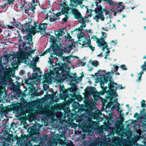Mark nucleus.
Returning <instances> with one entry per match:
<instances>
[{
  "mask_svg": "<svg viewBox=\"0 0 146 146\" xmlns=\"http://www.w3.org/2000/svg\"><path fill=\"white\" fill-rule=\"evenodd\" d=\"M37 23L34 22V26H31L29 28V31H28V34L26 36H23L22 37L20 36L19 41L23 42L22 45L24 47L26 44L28 45H33V43L32 41L33 36L32 34L33 33L34 35L36 33H40L41 35L44 34L46 32V30L47 28L48 24L46 23H40L38 25H37Z\"/></svg>",
  "mask_w": 146,
  "mask_h": 146,
  "instance_id": "obj_1",
  "label": "nucleus"
},
{
  "mask_svg": "<svg viewBox=\"0 0 146 146\" xmlns=\"http://www.w3.org/2000/svg\"><path fill=\"white\" fill-rule=\"evenodd\" d=\"M57 59L55 66H57L58 67H54V66L52 65L53 70H50L49 72L47 73V75L44 74L43 76V78L46 80H48V76L50 75H52L54 76L55 74L56 76H60L62 74V76H65L66 78H70L72 79V80H76V79L77 77L75 76L76 74L71 73V75L69 72H67L66 70V65L64 63H60L59 61H58V59L56 58Z\"/></svg>",
  "mask_w": 146,
  "mask_h": 146,
  "instance_id": "obj_2",
  "label": "nucleus"
},
{
  "mask_svg": "<svg viewBox=\"0 0 146 146\" xmlns=\"http://www.w3.org/2000/svg\"><path fill=\"white\" fill-rule=\"evenodd\" d=\"M93 108L85 111L88 117V120L82 124V129L87 132L90 131L95 126V122L92 120V119H97L100 121H102L103 119L100 116L101 115L102 113L94 110Z\"/></svg>",
  "mask_w": 146,
  "mask_h": 146,
  "instance_id": "obj_3",
  "label": "nucleus"
},
{
  "mask_svg": "<svg viewBox=\"0 0 146 146\" xmlns=\"http://www.w3.org/2000/svg\"><path fill=\"white\" fill-rule=\"evenodd\" d=\"M112 76H110V78L109 80V82L108 84L109 88V96H106V98H109L110 101L112 100L114 97L118 96L116 92L118 87H119L116 83L114 82L113 80L111 79ZM113 80V79L112 80Z\"/></svg>",
  "mask_w": 146,
  "mask_h": 146,
  "instance_id": "obj_4",
  "label": "nucleus"
},
{
  "mask_svg": "<svg viewBox=\"0 0 146 146\" xmlns=\"http://www.w3.org/2000/svg\"><path fill=\"white\" fill-rule=\"evenodd\" d=\"M28 132V134L26 135L25 134L22 135L19 139V143H21L23 145H25V143H27L26 142L28 139L30 138H31L34 137L33 135H36L38 134V132L37 127L35 125L29 127L27 130Z\"/></svg>",
  "mask_w": 146,
  "mask_h": 146,
  "instance_id": "obj_5",
  "label": "nucleus"
},
{
  "mask_svg": "<svg viewBox=\"0 0 146 146\" xmlns=\"http://www.w3.org/2000/svg\"><path fill=\"white\" fill-rule=\"evenodd\" d=\"M0 135V145L1 146H10L9 143L12 140L14 141V138L12 134H10L5 130Z\"/></svg>",
  "mask_w": 146,
  "mask_h": 146,
  "instance_id": "obj_6",
  "label": "nucleus"
},
{
  "mask_svg": "<svg viewBox=\"0 0 146 146\" xmlns=\"http://www.w3.org/2000/svg\"><path fill=\"white\" fill-rule=\"evenodd\" d=\"M7 63L6 62L2 63V60L0 58V79H2L4 76H2L1 75H4V76H11L12 75V68H7Z\"/></svg>",
  "mask_w": 146,
  "mask_h": 146,
  "instance_id": "obj_7",
  "label": "nucleus"
},
{
  "mask_svg": "<svg viewBox=\"0 0 146 146\" xmlns=\"http://www.w3.org/2000/svg\"><path fill=\"white\" fill-rule=\"evenodd\" d=\"M18 2L17 7L19 6L21 9H24L26 13L30 10L35 13L34 10L36 9L35 5L33 6L32 3H30L26 0H18Z\"/></svg>",
  "mask_w": 146,
  "mask_h": 146,
  "instance_id": "obj_8",
  "label": "nucleus"
},
{
  "mask_svg": "<svg viewBox=\"0 0 146 146\" xmlns=\"http://www.w3.org/2000/svg\"><path fill=\"white\" fill-rule=\"evenodd\" d=\"M96 7L93 11L95 12L96 15L93 17V19L96 20V22L99 21L100 18L102 21L105 19V17L104 15L103 9L101 5H98V3L96 1L95 2Z\"/></svg>",
  "mask_w": 146,
  "mask_h": 146,
  "instance_id": "obj_9",
  "label": "nucleus"
},
{
  "mask_svg": "<svg viewBox=\"0 0 146 146\" xmlns=\"http://www.w3.org/2000/svg\"><path fill=\"white\" fill-rule=\"evenodd\" d=\"M44 143V139L40 137H33L26 143L25 146H42Z\"/></svg>",
  "mask_w": 146,
  "mask_h": 146,
  "instance_id": "obj_10",
  "label": "nucleus"
},
{
  "mask_svg": "<svg viewBox=\"0 0 146 146\" xmlns=\"http://www.w3.org/2000/svg\"><path fill=\"white\" fill-rule=\"evenodd\" d=\"M2 76H4L2 79H0V95L3 94L4 92L6 93V90L5 88L7 82H9L10 83L12 82V79L11 76H4L3 74L1 75Z\"/></svg>",
  "mask_w": 146,
  "mask_h": 146,
  "instance_id": "obj_11",
  "label": "nucleus"
},
{
  "mask_svg": "<svg viewBox=\"0 0 146 146\" xmlns=\"http://www.w3.org/2000/svg\"><path fill=\"white\" fill-rule=\"evenodd\" d=\"M48 35L50 36V39L52 42V49L53 51V53L55 54L56 53V52L58 51H60L62 52L63 51L62 48L63 47L62 46V44L60 43H59V44L56 42V39L55 37L50 34H48Z\"/></svg>",
  "mask_w": 146,
  "mask_h": 146,
  "instance_id": "obj_12",
  "label": "nucleus"
},
{
  "mask_svg": "<svg viewBox=\"0 0 146 146\" xmlns=\"http://www.w3.org/2000/svg\"><path fill=\"white\" fill-rule=\"evenodd\" d=\"M85 91L87 92L90 95H92L95 101H97L98 99L100 98H102V97L99 95L98 92L96 90L95 87L88 86L85 90Z\"/></svg>",
  "mask_w": 146,
  "mask_h": 146,
  "instance_id": "obj_13",
  "label": "nucleus"
},
{
  "mask_svg": "<svg viewBox=\"0 0 146 146\" xmlns=\"http://www.w3.org/2000/svg\"><path fill=\"white\" fill-rule=\"evenodd\" d=\"M64 110V112L65 113L64 115L65 117H68L67 120L70 122L71 121L72 122L74 119H75V118L76 117V114L73 113H71L70 108L69 107H66Z\"/></svg>",
  "mask_w": 146,
  "mask_h": 146,
  "instance_id": "obj_14",
  "label": "nucleus"
},
{
  "mask_svg": "<svg viewBox=\"0 0 146 146\" xmlns=\"http://www.w3.org/2000/svg\"><path fill=\"white\" fill-rule=\"evenodd\" d=\"M57 13L55 14L54 13L52 12L50 10H49L48 13L46 14L45 19H48V17H49V21L50 22H57L60 20L59 16H57L56 14Z\"/></svg>",
  "mask_w": 146,
  "mask_h": 146,
  "instance_id": "obj_15",
  "label": "nucleus"
},
{
  "mask_svg": "<svg viewBox=\"0 0 146 146\" xmlns=\"http://www.w3.org/2000/svg\"><path fill=\"white\" fill-rule=\"evenodd\" d=\"M32 19H31L27 22L26 21L25 23L22 25L21 32L22 33L25 32H27L28 33V31H29V28L31 26V24L32 23Z\"/></svg>",
  "mask_w": 146,
  "mask_h": 146,
  "instance_id": "obj_16",
  "label": "nucleus"
},
{
  "mask_svg": "<svg viewBox=\"0 0 146 146\" xmlns=\"http://www.w3.org/2000/svg\"><path fill=\"white\" fill-rule=\"evenodd\" d=\"M12 110L16 111H17L19 110L22 111L24 110L25 105L21 104L20 103H14L12 104Z\"/></svg>",
  "mask_w": 146,
  "mask_h": 146,
  "instance_id": "obj_17",
  "label": "nucleus"
},
{
  "mask_svg": "<svg viewBox=\"0 0 146 146\" xmlns=\"http://www.w3.org/2000/svg\"><path fill=\"white\" fill-rule=\"evenodd\" d=\"M12 81H12V82L11 83H12L11 87V90L13 92H16L18 96H20V94L19 93H18L17 92L20 88L21 84L18 81H17L16 83H17V85H15Z\"/></svg>",
  "mask_w": 146,
  "mask_h": 146,
  "instance_id": "obj_18",
  "label": "nucleus"
},
{
  "mask_svg": "<svg viewBox=\"0 0 146 146\" xmlns=\"http://www.w3.org/2000/svg\"><path fill=\"white\" fill-rule=\"evenodd\" d=\"M72 9L71 7H70L69 6H68V5L67 6H66V7H64L63 8H62L60 11L57 13L56 15L58 17V16H60L66 13V14H69V11L72 10Z\"/></svg>",
  "mask_w": 146,
  "mask_h": 146,
  "instance_id": "obj_19",
  "label": "nucleus"
},
{
  "mask_svg": "<svg viewBox=\"0 0 146 146\" xmlns=\"http://www.w3.org/2000/svg\"><path fill=\"white\" fill-rule=\"evenodd\" d=\"M60 97L61 98V99L64 100L65 101L66 100V89H65L64 87V85L61 86L60 88Z\"/></svg>",
  "mask_w": 146,
  "mask_h": 146,
  "instance_id": "obj_20",
  "label": "nucleus"
},
{
  "mask_svg": "<svg viewBox=\"0 0 146 146\" xmlns=\"http://www.w3.org/2000/svg\"><path fill=\"white\" fill-rule=\"evenodd\" d=\"M84 102L85 105V111L91 109L92 107L94 108V105H92V104L90 103V100L89 99H84Z\"/></svg>",
  "mask_w": 146,
  "mask_h": 146,
  "instance_id": "obj_21",
  "label": "nucleus"
},
{
  "mask_svg": "<svg viewBox=\"0 0 146 146\" xmlns=\"http://www.w3.org/2000/svg\"><path fill=\"white\" fill-rule=\"evenodd\" d=\"M97 43L98 44V46L100 47H102V50L103 51H104L105 48H106L107 50H108L109 48L108 47V45L107 42L104 40L102 41H99L98 40L97 41Z\"/></svg>",
  "mask_w": 146,
  "mask_h": 146,
  "instance_id": "obj_22",
  "label": "nucleus"
},
{
  "mask_svg": "<svg viewBox=\"0 0 146 146\" xmlns=\"http://www.w3.org/2000/svg\"><path fill=\"white\" fill-rule=\"evenodd\" d=\"M12 111V109L11 107H6L5 108L2 107L1 109L0 113L2 115H5L7 114L8 113Z\"/></svg>",
  "mask_w": 146,
  "mask_h": 146,
  "instance_id": "obj_23",
  "label": "nucleus"
},
{
  "mask_svg": "<svg viewBox=\"0 0 146 146\" xmlns=\"http://www.w3.org/2000/svg\"><path fill=\"white\" fill-rule=\"evenodd\" d=\"M122 2H119L118 3H115L113 6L116 7L117 8V12L121 13L122 11L124 9L125 6L122 5Z\"/></svg>",
  "mask_w": 146,
  "mask_h": 146,
  "instance_id": "obj_24",
  "label": "nucleus"
},
{
  "mask_svg": "<svg viewBox=\"0 0 146 146\" xmlns=\"http://www.w3.org/2000/svg\"><path fill=\"white\" fill-rule=\"evenodd\" d=\"M12 61H11V65L12 67L14 68L18 65V62L19 61L18 58L16 55V57H14L12 58Z\"/></svg>",
  "mask_w": 146,
  "mask_h": 146,
  "instance_id": "obj_25",
  "label": "nucleus"
},
{
  "mask_svg": "<svg viewBox=\"0 0 146 146\" xmlns=\"http://www.w3.org/2000/svg\"><path fill=\"white\" fill-rule=\"evenodd\" d=\"M67 95L68 96L67 98H68L67 100L68 102L69 103H71L72 102V100L74 98H75L76 96V94L74 92H71L70 94L67 93Z\"/></svg>",
  "mask_w": 146,
  "mask_h": 146,
  "instance_id": "obj_26",
  "label": "nucleus"
},
{
  "mask_svg": "<svg viewBox=\"0 0 146 146\" xmlns=\"http://www.w3.org/2000/svg\"><path fill=\"white\" fill-rule=\"evenodd\" d=\"M111 72H108V73H106L105 74V75H102L103 76V80L104 82L105 83H107L108 81V78H110V76H111L110 75Z\"/></svg>",
  "mask_w": 146,
  "mask_h": 146,
  "instance_id": "obj_27",
  "label": "nucleus"
},
{
  "mask_svg": "<svg viewBox=\"0 0 146 146\" xmlns=\"http://www.w3.org/2000/svg\"><path fill=\"white\" fill-rule=\"evenodd\" d=\"M86 40L87 41V44L88 46H85V47H89L92 50V51H93L95 49V47L92 46L91 45V41L89 39H88L87 38H86Z\"/></svg>",
  "mask_w": 146,
  "mask_h": 146,
  "instance_id": "obj_28",
  "label": "nucleus"
},
{
  "mask_svg": "<svg viewBox=\"0 0 146 146\" xmlns=\"http://www.w3.org/2000/svg\"><path fill=\"white\" fill-rule=\"evenodd\" d=\"M70 3L69 5V7L72 8H76L78 5L75 0H70Z\"/></svg>",
  "mask_w": 146,
  "mask_h": 146,
  "instance_id": "obj_29",
  "label": "nucleus"
},
{
  "mask_svg": "<svg viewBox=\"0 0 146 146\" xmlns=\"http://www.w3.org/2000/svg\"><path fill=\"white\" fill-rule=\"evenodd\" d=\"M67 37L65 36L66 38H67V39H68V41H69L71 42L70 45L69 46V48H72V47L73 44V43L72 42V41L73 40V39L72 38V36H70L69 33H67Z\"/></svg>",
  "mask_w": 146,
  "mask_h": 146,
  "instance_id": "obj_30",
  "label": "nucleus"
},
{
  "mask_svg": "<svg viewBox=\"0 0 146 146\" xmlns=\"http://www.w3.org/2000/svg\"><path fill=\"white\" fill-rule=\"evenodd\" d=\"M63 51H62V52H61V51H60V56L62 57V61H64L66 60H69L72 57V55H69L68 56L65 57V56H62V55L63 54V51H64V50H63Z\"/></svg>",
  "mask_w": 146,
  "mask_h": 146,
  "instance_id": "obj_31",
  "label": "nucleus"
},
{
  "mask_svg": "<svg viewBox=\"0 0 146 146\" xmlns=\"http://www.w3.org/2000/svg\"><path fill=\"white\" fill-rule=\"evenodd\" d=\"M32 75L31 76H28L29 79V80H34L35 79H36L38 77V75L37 73H32Z\"/></svg>",
  "mask_w": 146,
  "mask_h": 146,
  "instance_id": "obj_32",
  "label": "nucleus"
},
{
  "mask_svg": "<svg viewBox=\"0 0 146 146\" xmlns=\"http://www.w3.org/2000/svg\"><path fill=\"white\" fill-rule=\"evenodd\" d=\"M102 36L101 37V38L100 39V40L98 41H102L103 40L105 41V38L107 37V34L106 33L104 32L101 31Z\"/></svg>",
  "mask_w": 146,
  "mask_h": 146,
  "instance_id": "obj_33",
  "label": "nucleus"
},
{
  "mask_svg": "<svg viewBox=\"0 0 146 146\" xmlns=\"http://www.w3.org/2000/svg\"><path fill=\"white\" fill-rule=\"evenodd\" d=\"M16 55L15 54H7L5 55V58L6 60H8L10 58L12 59V58H13L14 57H16Z\"/></svg>",
  "mask_w": 146,
  "mask_h": 146,
  "instance_id": "obj_34",
  "label": "nucleus"
},
{
  "mask_svg": "<svg viewBox=\"0 0 146 146\" xmlns=\"http://www.w3.org/2000/svg\"><path fill=\"white\" fill-rule=\"evenodd\" d=\"M88 62L90 63L92 65L95 67H97V66L99 64V62L96 60L92 61L91 59Z\"/></svg>",
  "mask_w": 146,
  "mask_h": 146,
  "instance_id": "obj_35",
  "label": "nucleus"
},
{
  "mask_svg": "<svg viewBox=\"0 0 146 146\" xmlns=\"http://www.w3.org/2000/svg\"><path fill=\"white\" fill-rule=\"evenodd\" d=\"M57 33L56 32L55 33V35L56 36V38L58 39H59V36L62 35V33L64 32L63 31L61 30L60 31H57Z\"/></svg>",
  "mask_w": 146,
  "mask_h": 146,
  "instance_id": "obj_36",
  "label": "nucleus"
},
{
  "mask_svg": "<svg viewBox=\"0 0 146 146\" xmlns=\"http://www.w3.org/2000/svg\"><path fill=\"white\" fill-rule=\"evenodd\" d=\"M85 35L84 34V33L83 32H82V31H81L80 32V33L78 34L77 35V36L78 37V38L79 39L78 41H80V39L83 37H84Z\"/></svg>",
  "mask_w": 146,
  "mask_h": 146,
  "instance_id": "obj_37",
  "label": "nucleus"
},
{
  "mask_svg": "<svg viewBox=\"0 0 146 146\" xmlns=\"http://www.w3.org/2000/svg\"><path fill=\"white\" fill-rule=\"evenodd\" d=\"M48 52H49L50 54H52L50 48H48L46 49V51L42 53V55L44 56Z\"/></svg>",
  "mask_w": 146,
  "mask_h": 146,
  "instance_id": "obj_38",
  "label": "nucleus"
},
{
  "mask_svg": "<svg viewBox=\"0 0 146 146\" xmlns=\"http://www.w3.org/2000/svg\"><path fill=\"white\" fill-rule=\"evenodd\" d=\"M82 16L81 13L79 12L74 15V18L77 19H79L81 18H82Z\"/></svg>",
  "mask_w": 146,
  "mask_h": 146,
  "instance_id": "obj_39",
  "label": "nucleus"
},
{
  "mask_svg": "<svg viewBox=\"0 0 146 146\" xmlns=\"http://www.w3.org/2000/svg\"><path fill=\"white\" fill-rule=\"evenodd\" d=\"M32 3H32L33 6L35 5V7L38 5H40L38 0H32Z\"/></svg>",
  "mask_w": 146,
  "mask_h": 146,
  "instance_id": "obj_40",
  "label": "nucleus"
},
{
  "mask_svg": "<svg viewBox=\"0 0 146 146\" xmlns=\"http://www.w3.org/2000/svg\"><path fill=\"white\" fill-rule=\"evenodd\" d=\"M76 8H72L71 10L72 14H73L74 15H75L79 12L78 9Z\"/></svg>",
  "mask_w": 146,
  "mask_h": 146,
  "instance_id": "obj_41",
  "label": "nucleus"
},
{
  "mask_svg": "<svg viewBox=\"0 0 146 146\" xmlns=\"http://www.w3.org/2000/svg\"><path fill=\"white\" fill-rule=\"evenodd\" d=\"M33 94L34 96H40L42 94V93H39L38 92L37 90H35L34 91V92L33 93Z\"/></svg>",
  "mask_w": 146,
  "mask_h": 146,
  "instance_id": "obj_42",
  "label": "nucleus"
},
{
  "mask_svg": "<svg viewBox=\"0 0 146 146\" xmlns=\"http://www.w3.org/2000/svg\"><path fill=\"white\" fill-rule=\"evenodd\" d=\"M140 113L145 118L146 117V111L144 108H143L142 110L141 111Z\"/></svg>",
  "mask_w": 146,
  "mask_h": 146,
  "instance_id": "obj_43",
  "label": "nucleus"
},
{
  "mask_svg": "<svg viewBox=\"0 0 146 146\" xmlns=\"http://www.w3.org/2000/svg\"><path fill=\"white\" fill-rule=\"evenodd\" d=\"M113 120H114V119L113 118L110 117V118H108L107 122L108 124L111 125L113 123Z\"/></svg>",
  "mask_w": 146,
  "mask_h": 146,
  "instance_id": "obj_44",
  "label": "nucleus"
},
{
  "mask_svg": "<svg viewBox=\"0 0 146 146\" xmlns=\"http://www.w3.org/2000/svg\"><path fill=\"white\" fill-rule=\"evenodd\" d=\"M48 144L49 146H57L58 143L56 141H53L50 142Z\"/></svg>",
  "mask_w": 146,
  "mask_h": 146,
  "instance_id": "obj_45",
  "label": "nucleus"
},
{
  "mask_svg": "<svg viewBox=\"0 0 146 146\" xmlns=\"http://www.w3.org/2000/svg\"><path fill=\"white\" fill-rule=\"evenodd\" d=\"M66 98L68 97L67 95V93H68L69 92H73V88H69L68 89L66 90Z\"/></svg>",
  "mask_w": 146,
  "mask_h": 146,
  "instance_id": "obj_46",
  "label": "nucleus"
},
{
  "mask_svg": "<svg viewBox=\"0 0 146 146\" xmlns=\"http://www.w3.org/2000/svg\"><path fill=\"white\" fill-rule=\"evenodd\" d=\"M108 88V87L107 86H106L105 87H102L101 89H102V90L105 92L107 94V96H109V92H108V90H106Z\"/></svg>",
  "mask_w": 146,
  "mask_h": 146,
  "instance_id": "obj_47",
  "label": "nucleus"
},
{
  "mask_svg": "<svg viewBox=\"0 0 146 146\" xmlns=\"http://www.w3.org/2000/svg\"><path fill=\"white\" fill-rule=\"evenodd\" d=\"M110 101L111 102H114V103L115 102V103H117V110L119 111V110H118L119 109H120V108L119 107L120 106V104L117 101V99L116 100H115V99L114 100H113L112 101H111V100L110 101Z\"/></svg>",
  "mask_w": 146,
  "mask_h": 146,
  "instance_id": "obj_48",
  "label": "nucleus"
},
{
  "mask_svg": "<svg viewBox=\"0 0 146 146\" xmlns=\"http://www.w3.org/2000/svg\"><path fill=\"white\" fill-rule=\"evenodd\" d=\"M67 1L65 2L64 1L62 3H60L59 4V5H60L62 8H63L64 7H65V6H67V4H66Z\"/></svg>",
  "mask_w": 146,
  "mask_h": 146,
  "instance_id": "obj_49",
  "label": "nucleus"
},
{
  "mask_svg": "<svg viewBox=\"0 0 146 146\" xmlns=\"http://www.w3.org/2000/svg\"><path fill=\"white\" fill-rule=\"evenodd\" d=\"M13 25L15 26H16L17 28H19L20 26L22 27V24H21L20 23L17 22H15L13 23Z\"/></svg>",
  "mask_w": 146,
  "mask_h": 146,
  "instance_id": "obj_50",
  "label": "nucleus"
},
{
  "mask_svg": "<svg viewBox=\"0 0 146 146\" xmlns=\"http://www.w3.org/2000/svg\"><path fill=\"white\" fill-rule=\"evenodd\" d=\"M145 101L142 100L141 102V106L142 108H146V103H145Z\"/></svg>",
  "mask_w": 146,
  "mask_h": 146,
  "instance_id": "obj_51",
  "label": "nucleus"
},
{
  "mask_svg": "<svg viewBox=\"0 0 146 146\" xmlns=\"http://www.w3.org/2000/svg\"><path fill=\"white\" fill-rule=\"evenodd\" d=\"M142 70L146 71V61L144 62V64L141 66Z\"/></svg>",
  "mask_w": 146,
  "mask_h": 146,
  "instance_id": "obj_52",
  "label": "nucleus"
},
{
  "mask_svg": "<svg viewBox=\"0 0 146 146\" xmlns=\"http://www.w3.org/2000/svg\"><path fill=\"white\" fill-rule=\"evenodd\" d=\"M15 0H5L10 5H12L14 4Z\"/></svg>",
  "mask_w": 146,
  "mask_h": 146,
  "instance_id": "obj_53",
  "label": "nucleus"
},
{
  "mask_svg": "<svg viewBox=\"0 0 146 146\" xmlns=\"http://www.w3.org/2000/svg\"><path fill=\"white\" fill-rule=\"evenodd\" d=\"M65 17L62 19V21H63L64 23L66 22L68 19L69 18V17L67 14H66L65 15Z\"/></svg>",
  "mask_w": 146,
  "mask_h": 146,
  "instance_id": "obj_54",
  "label": "nucleus"
},
{
  "mask_svg": "<svg viewBox=\"0 0 146 146\" xmlns=\"http://www.w3.org/2000/svg\"><path fill=\"white\" fill-rule=\"evenodd\" d=\"M77 4L78 5H79L80 6H81V5L83 3V1H84V0H75Z\"/></svg>",
  "mask_w": 146,
  "mask_h": 146,
  "instance_id": "obj_55",
  "label": "nucleus"
},
{
  "mask_svg": "<svg viewBox=\"0 0 146 146\" xmlns=\"http://www.w3.org/2000/svg\"><path fill=\"white\" fill-rule=\"evenodd\" d=\"M107 2L110 5H112L113 6L115 4V2L112 1L111 0H107Z\"/></svg>",
  "mask_w": 146,
  "mask_h": 146,
  "instance_id": "obj_56",
  "label": "nucleus"
},
{
  "mask_svg": "<svg viewBox=\"0 0 146 146\" xmlns=\"http://www.w3.org/2000/svg\"><path fill=\"white\" fill-rule=\"evenodd\" d=\"M30 65L33 66V69H35L36 67V63L35 62L34 63L31 62L30 64Z\"/></svg>",
  "mask_w": 146,
  "mask_h": 146,
  "instance_id": "obj_57",
  "label": "nucleus"
},
{
  "mask_svg": "<svg viewBox=\"0 0 146 146\" xmlns=\"http://www.w3.org/2000/svg\"><path fill=\"white\" fill-rule=\"evenodd\" d=\"M93 38L94 39H95L94 40H97L96 42H97V41L98 40H100V38H98L97 37V36L96 35H94V36H91V39Z\"/></svg>",
  "mask_w": 146,
  "mask_h": 146,
  "instance_id": "obj_58",
  "label": "nucleus"
},
{
  "mask_svg": "<svg viewBox=\"0 0 146 146\" xmlns=\"http://www.w3.org/2000/svg\"><path fill=\"white\" fill-rule=\"evenodd\" d=\"M8 3L7 2L4 3L3 5H0V8L1 9H4L6 7L7 4Z\"/></svg>",
  "mask_w": 146,
  "mask_h": 146,
  "instance_id": "obj_59",
  "label": "nucleus"
},
{
  "mask_svg": "<svg viewBox=\"0 0 146 146\" xmlns=\"http://www.w3.org/2000/svg\"><path fill=\"white\" fill-rule=\"evenodd\" d=\"M113 103L114 102H111L110 101L107 104V106L108 107V108H110L113 105Z\"/></svg>",
  "mask_w": 146,
  "mask_h": 146,
  "instance_id": "obj_60",
  "label": "nucleus"
},
{
  "mask_svg": "<svg viewBox=\"0 0 146 146\" xmlns=\"http://www.w3.org/2000/svg\"><path fill=\"white\" fill-rule=\"evenodd\" d=\"M120 67H121V68L123 70H127V68H126V66L125 65H122L120 66Z\"/></svg>",
  "mask_w": 146,
  "mask_h": 146,
  "instance_id": "obj_61",
  "label": "nucleus"
},
{
  "mask_svg": "<svg viewBox=\"0 0 146 146\" xmlns=\"http://www.w3.org/2000/svg\"><path fill=\"white\" fill-rule=\"evenodd\" d=\"M22 47L23 48H24L25 49L26 51H29V49H31V47L30 46H26V45L25 46H24V47H23V46H22Z\"/></svg>",
  "mask_w": 146,
  "mask_h": 146,
  "instance_id": "obj_62",
  "label": "nucleus"
},
{
  "mask_svg": "<svg viewBox=\"0 0 146 146\" xmlns=\"http://www.w3.org/2000/svg\"><path fill=\"white\" fill-rule=\"evenodd\" d=\"M49 60L48 61V63H49L50 65H52L54 63L53 59L52 58L50 59L49 58Z\"/></svg>",
  "mask_w": 146,
  "mask_h": 146,
  "instance_id": "obj_63",
  "label": "nucleus"
},
{
  "mask_svg": "<svg viewBox=\"0 0 146 146\" xmlns=\"http://www.w3.org/2000/svg\"><path fill=\"white\" fill-rule=\"evenodd\" d=\"M141 81V76H139L138 78L136 80L137 82H139Z\"/></svg>",
  "mask_w": 146,
  "mask_h": 146,
  "instance_id": "obj_64",
  "label": "nucleus"
}]
</instances>
